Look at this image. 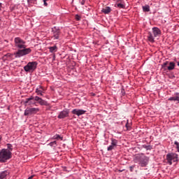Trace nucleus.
Segmentation results:
<instances>
[{
    "instance_id": "nucleus-40",
    "label": "nucleus",
    "mask_w": 179,
    "mask_h": 179,
    "mask_svg": "<svg viewBox=\"0 0 179 179\" xmlns=\"http://www.w3.org/2000/svg\"><path fill=\"white\" fill-rule=\"evenodd\" d=\"M126 127L128 128V123L126 124Z\"/></svg>"
},
{
    "instance_id": "nucleus-23",
    "label": "nucleus",
    "mask_w": 179,
    "mask_h": 179,
    "mask_svg": "<svg viewBox=\"0 0 179 179\" xmlns=\"http://www.w3.org/2000/svg\"><path fill=\"white\" fill-rule=\"evenodd\" d=\"M41 106H47V102L44 101L43 99H40L39 101L38 102Z\"/></svg>"
},
{
    "instance_id": "nucleus-20",
    "label": "nucleus",
    "mask_w": 179,
    "mask_h": 179,
    "mask_svg": "<svg viewBox=\"0 0 179 179\" xmlns=\"http://www.w3.org/2000/svg\"><path fill=\"white\" fill-rule=\"evenodd\" d=\"M52 139H57V140L60 139V141H62V139H64V138L61 137V136L59 134H55V136H53Z\"/></svg>"
},
{
    "instance_id": "nucleus-18",
    "label": "nucleus",
    "mask_w": 179,
    "mask_h": 179,
    "mask_svg": "<svg viewBox=\"0 0 179 179\" xmlns=\"http://www.w3.org/2000/svg\"><path fill=\"white\" fill-rule=\"evenodd\" d=\"M176 68V63L175 62H170L169 66L166 68L168 71H173Z\"/></svg>"
},
{
    "instance_id": "nucleus-29",
    "label": "nucleus",
    "mask_w": 179,
    "mask_h": 179,
    "mask_svg": "<svg viewBox=\"0 0 179 179\" xmlns=\"http://www.w3.org/2000/svg\"><path fill=\"white\" fill-rule=\"evenodd\" d=\"M174 145H176L177 151L179 152V143L178 141H175Z\"/></svg>"
},
{
    "instance_id": "nucleus-42",
    "label": "nucleus",
    "mask_w": 179,
    "mask_h": 179,
    "mask_svg": "<svg viewBox=\"0 0 179 179\" xmlns=\"http://www.w3.org/2000/svg\"><path fill=\"white\" fill-rule=\"evenodd\" d=\"M178 66H179V62H178Z\"/></svg>"
},
{
    "instance_id": "nucleus-17",
    "label": "nucleus",
    "mask_w": 179,
    "mask_h": 179,
    "mask_svg": "<svg viewBox=\"0 0 179 179\" xmlns=\"http://www.w3.org/2000/svg\"><path fill=\"white\" fill-rule=\"evenodd\" d=\"M101 12H103V13H105V15H108V13L111 12V8H110V6H107L105 8H103Z\"/></svg>"
},
{
    "instance_id": "nucleus-6",
    "label": "nucleus",
    "mask_w": 179,
    "mask_h": 179,
    "mask_svg": "<svg viewBox=\"0 0 179 179\" xmlns=\"http://www.w3.org/2000/svg\"><path fill=\"white\" fill-rule=\"evenodd\" d=\"M40 111L38 108H27L24 110V115L29 116L37 114Z\"/></svg>"
},
{
    "instance_id": "nucleus-32",
    "label": "nucleus",
    "mask_w": 179,
    "mask_h": 179,
    "mask_svg": "<svg viewBox=\"0 0 179 179\" xmlns=\"http://www.w3.org/2000/svg\"><path fill=\"white\" fill-rule=\"evenodd\" d=\"M134 169H135V165L129 166V169H130L131 173H132L134 171Z\"/></svg>"
},
{
    "instance_id": "nucleus-16",
    "label": "nucleus",
    "mask_w": 179,
    "mask_h": 179,
    "mask_svg": "<svg viewBox=\"0 0 179 179\" xmlns=\"http://www.w3.org/2000/svg\"><path fill=\"white\" fill-rule=\"evenodd\" d=\"M7 176H9V171H2L0 173V179H6Z\"/></svg>"
},
{
    "instance_id": "nucleus-33",
    "label": "nucleus",
    "mask_w": 179,
    "mask_h": 179,
    "mask_svg": "<svg viewBox=\"0 0 179 179\" xmlns=\"http://www.w3.org/2000/svg\"><path fill=\"white\" fill-rule=\"evenodd\" d=\"M80 19H82V17H80V15H76V20H80Z\"/></svg>"
},
{
    "instance_id": "nucleus-1",
    "label": "nucleus",
    "mask_w": 179,
    "mask_h": 179,
    "mask_svg": "<svg viewBox=\"0 0 179 179\" xmlns=\"http://www.w3.org/2000/svg\"><path fill=\"white\" fill-rule=\"evenodd\" d=\"M15 47L17 48V51L14 52L15 58H22L26 55H29L31 52V48H27L26 41L20 37H16L14 39Z\"/></svg>"
},
{
    "instance_id": "nucleus-13",
    "label": "nucleus",
    "mask_w": 179,
    "mask_h": 179,
    "mask_svg": "<svg viewBox=\"0 0 179 179\" xmlns=\"http://www.w3.org/2000/svg\"><path fill=\"white\" fill-rule=\"evenodd\" d=\"M115 8H119V9H125V3H124L123 1H118L115 4Z\"/></svg>"
},
{
    "instance_id": "nucleus-25",
    "label": "nucleus",
    "mask_w": 179,
    "mask_h": 179,
    "mask_svg": "<svg viewBox=\"0 0 179 179\" xmlns=\"http://www.w3.org/2000/svg\"><path fill=\"white\" fill-rule=\"evenodd\" d=\"M36 93L38 94V96H43V90H39L38 88H36Z\"/></svg>"
},
{
    "instance_id": "nucleus-24",
    "label": "nucleus",
    "mask_w": 179,
    "mask_h": 179,
    "mask_svg": "<svg viewBox=\"0 0 179 179\" xmlns=\"http://www.w3.org/2000/svg\"><path fill=\"white\" fill-rule=\"evenodd\" d=\"M7 150H9L12 153V150H13V146L12 145V144H7Z\"/></svg>"
},
{
    "instance_id": "nucleus-35",
    "label": "nucleus",
    "mask_w": 179,
    "mask_h": 179,
    "mask_svg": "<svg viewBox=\"0 0 179 179\" xmlns=\"http://www.w3.org/2000/svg\"><path fill=\"white\" fill-rule=\"evenodd\" d=\"M35 0H27V2L30 3H33V2H34Z\"/></svg>"
},
{
    "instance_id": "nucleus-30",
    "label": "nucleus",
    "mask_w": 179,
    "mask_h": 179,
    "mask_svg": "<svg viewBox=\"0 0 179 179\" xmlns=\"http://www.w3.org/2000/svg\"><path fill=\"white\" fill-rule=\"evenodd\" d=\"M114 148H115V145H113L112 144L110 145H109L108 147V151H110V150H113V149H114Z\"/></svg>"
},
{
    "instance_id": "nucleus-36",
    "label": "nucleus",
    "mask_w": 179,
    "mask_h": 179,
    "mask_svg": "<svg viewBox=\"0 0 179 179\" xmlns=\"http://www.w3.org/2000/svg\"><path fill=\"white\" fill-rule=\"evenodd\" d=\"M38 90H44V89L43 88V87H41V85L38 86Z\"/></svg>"
},
{
    "instance_id": "nucleus-21",
    "label": "nucleus",
    "mask_w": 179,
    "mask_h": 179,
    "mask_svg": "<svg viewBox=\"0 0 179 179\" xmlns=\"http://www.w3.org/2000/svg\"><path fill=\"white\" fill-rule=\"evenodd\" d=\"M142 148H143V149H145V150H152V145H143Z\"/></svg>"
},
{
    "instance_id": "nucleus-12",
    "label": "nucleus",
    "mask_w": 179,
    "mask_h": 179,
    "mask_svg": "<svg viewBox=\"0 0 179 179\" xmlns=\"http://www.w3.org/2000/svg\"><path fill=\"white\" fill-rule=\"evenodd\" d=\"M143 153H141V154H137V155H135L134 157V162L135 163H141V160L142 159V155H143Z\"/></svg>"
},
{
    "instance_id": "nucleus-19",
    "label": "nucleus",
    "mask_w": 179,
    "mask_h": 179,
    "mask_svg": "<svg viewBox=\"0 0 179 179\" xmlns=\"http://www.w3.org/2000/svg\"><path fill=\"white\" fill-rule=\"evenodd\" d=\"M49 50L50 52H57V50H58V48H57V45H55V46L50 47Z\"/></svg>"
},
{
    "instance_id": "nucleus-10",
    "label": "nucleus",
    "mask_w": 179,
    "mask_h": 179,
    "mask_svg": "<svg viewBox=\"0 0 179 179\" xmlns=\"http://www.w3.org/2000/svg\"><path fill=\"white\" fill-rule=\"evenodd\" d=\"M152 34L154 35V37H159L160 34H162V31H160V29L157 27H153L152 28Z\"/></svg>"
},
{
    "instance_id": "nucleus-7",
    "label": "nucleus",
    "mask_w": 179,
    "mask_h": 179,
    "mask_svg": "<svg viewBox=\"0 0 179 179\" xmlns=\"http://www.w3.org/2000/svg\"><path fill=\"white\" fill-rule=\"evenodd\" d=\"M148 163H149V157H146L145 156L144 154H143V155L141 156V159L138 164H140L141 167H146Z\"/></svg>"
},
{
    "instance_id": "nucleus-15",
    "label": "nucleus",
    "mask_w": 179,
    "mask_h": 179,
    "mask_svg": "<svg viewBox=\"0 0 179 179\" xmlns=\"http://www.w3.org/2000/svg\"><path fill=\"white\" fill-rule=\"evenodd\" d=\"M156 36H155V35L153 34V33L152 32H148V41H150V43H155V38Z\"/></svg>"
},
{
    "instance_id": "nucleus-8",
    "label": "nucleus",
    "mask_w": 179,
    "mask_h": 179,
    "mask_svg": "<svg viewBox=\"0 0 179 179\" xmlns=\"http://www.w3.org/2000/svg\"><path fill=\"white\" fill-rule=\"evenodd\" d=\"M69 110L65 109L59 113V115L57 116V118H59V120H62L64 118H66V117H69Z\"/></svg>"
},
{
    "instance_id": "nucleus-34",
    "label": "nucleus",
    "mask_w": 179,
    "mask_h": 179,
    "mask_svg": "<svg viewBox=\"0 0 179 179\" xmlns=\"http://www.w3.org/2000/svg\"><path fill=\"white\" fill-rule=\"evenodd\" d=\"M41 99V98H40V96H35L34 100H35V101H38V102Z\"/></svg>"
},
{
    "instance_id": "nucleus-39",
    "label": "nucleus",
    "mask_w": 179,
    "mask_h": 179,
    "mask_svg": "<svg viewBox=\"0 0 179 179\" xmlns=\"http://www.w3.org/2000/svg\"><path fill=\"white\" fill-rule=\"evenodd\" d=\"M1 141H2V136H0V142H1Z\"/></svg>"
},
{
    "instance_id": "nucleus-22",
    "label": "nucleus",
    "mask_w": 179,
    "mask_h": 179,
    "mask_svg": "<svg viewBox=\"0 0 179 179\" xmlns=\"http://www.w3.org/2000/svg\"><path fill=\"white\" fill-rule=\"evenodd\" d=\"M143 12H150V7L149 6H143Z\"/></svg>"
},
{
    "instance_id": "nucleus-2",
    "label": "nucleus",
    "mask_w": 179,
    "mask_h": 179,
    "mask_svg": "<svg viewBox=\"0 0 179 179\" xmlns=\"http://www.w3.org/2000/svg\"><path fill=\"white\" fill-rule=\"evenodd\" d=\"M12 158V152L5 148L0 151V163H5Z\"/></svg>"
},
{
    "instance_id": "nucleus-26",
    "label": "nucleus",
    "mask_w": 179,
    "mask_h": 179,
    "mask_svg": "<svg viewBox=\"0 0 179 179\" xmlns=\"http://www.w3.org/2000/svg\"><path fill=\"white\" fill-rule=\"evenodd\" d=\"M167 65H169V62H165L164 64H162V69H164V71H166V69H167V68L166 66H167Z\"/></svg>"
},
{
    "instance_id": "nucleus-11",
    "label": "nucleus",
    "mask_w": 179,
    "mask_h": 179,
    "mask_svg": "<svg viewBox=\"0 0 179 179\" xmlns=\"http://www.w3.org/2000/svg\"><path fill=\"white\" fill-rule=\"evenodd\" d=\"M34 100V96H31L29 98H27L24 103L28 104V106H31L32 104H36V102L33 101Z\"/></svg>"
},
{
    "instance_id": "nucleus-4",
    "label": "nucleus",
    "mask_w": 179,
    "mask_h": 179,
    "mask_svg": "<svg viewBox=\"0 0 179 179\" xmlns=\"http://www.w3.org/2000/svg\"><path fill=\"white\" fill-rule=\"evenodd\" d=\"M166 160L170 166L176 162H178V155L171 152L166 155Z\"/></svg>"
},
{
    "instance_id": "nucleus-3",
    "label": "nucleus",
    "mask_w": 179,
    "mask_h": 179,
    "mask_svg": "<svg viewBox=\"0 0 179 179\" xmlns=\"http://www.w3.org/2000/svg\"><path fill=\"white\" fill-rule=\"evenodd\" d=\"M37 62H29L25 66H24V70L25 72H34L37 69Z\"/></svg>"
},
{
    "instance_id": "nucleus-41",
    "label": "nucleus",
    "mask_w": 179,
    "mask_h": 179,
    "mask_svg": "<svg viewBox=\"0 0 179 179\" xmlns=\"http://www.w3.org/2000/svg\"><path fill=\"white\" fill-rule=\"evenodd\" d=\"M120 173H122V171H124V169L123 170H120Z\"/></svg>"
},
{
    "instance_id": "nucleus-37",
    "label": "nucleus",
    "mask_w": 179,
    "mask_h": 179,
    "mask_svg": "<svg viewBox=\"0 0 179 179\" xmlns=\"http://www.w3.org/2000/svg\"><path fill=\"white\" fill-rule=\"evenodd\" d=\"M2 10V3H0V12Z\"/></svg>"
},
{
    "instance_id": "nucleus-14",
    "label": "nucleus",
    "mask_w": 179,
    "mask_h": 179,
    "mask_svg": "<svg viewBox=\"0 0 179 179\" xmlns=\"http://www.w3.org/2000/svg\"><path fill=\"white\" fill-rule=\"evenodd\" d=\"M169 101H177L179 103V93L177 92L174 94V96L169 98Z\"/></svg>"
},
{
    "instance_id": "nucleus-5",
    "label": "nucleus",
    "mask_w": 179,
    "mask_h": 179,
    "mask_svg": "<svg viewBox=\"0 0 179 179\" xmlns=\"http://www.w3.org/2000/svg\"><path fill=\"white\" fill-rule=\"evenodd\" d=\"M52 38L53 40H59V36H61V29L58 27H54L52 28Z\"/></svg>"
},
{
    "instance_id": "nucleus-27",
    "label": "nucleus",
    "mask_w": 179,
    "mask_h": 179,
    "mask_svg": "<svg viewBox=\"0 0 179 179\" xmlns=\"http://www.w3.org/2000/svg\"><path fill=\"white\" fill-rule=\"evenodd\" d=\"M6 57H7V58H10V59H13V57H15V53H7Z\"/></svg>"
},
{
    "instance_id": "nucleus-38",
    "label": "nucleus",
    "mask_w": 179,
    "mask_h": 179,
    "mask_svg": "<svg viewBox=\"0 0 179 179\" xmlns=\"http://www.w3.org/2000/svg\"><path fill=\"white\" fill-rule=\"evenodd\" d=\"M80 3H81L82 5H83V4L85 3V0L81 1H80Z\"/></svg>"
},
{
    "instance_id": "nucleus-9",
    "label": "nucleus",
    "mask_w": 179,
    "mask_h": 179,
    "mask_svg": "<svg viewBox=\"0 0 179 179\" xmlns=\"http://www.w3.org/2000/svg\"><path fill=\"white\" fill-rule=\"evenodd\" d=\"M72 114H74L75 115H78V117H80V115H83V114H85L86 110L83 109H73L71 111Z\"/></svg>"
},
{
    "instance_id": "nucleus-43",
    "label": "nucleus",
    "mask_w": 179,
    "mask_h": 179,
    "mask_svg": "<svg viewBox=\"0 0 179 179\" xmlns=\"http://www.w3.org/2000/svg\"><path fill=\"white\" fill-rule=\"evenodd\" d=\"M0 22H1V18H0Z\"/></svg>"
},
{
    "instance_id": "nucleus-28",
    "label": "nucleus",
    "mask_w": 179,
    "mask_h": 179,
    "mask_svg": "<svg viewBox=\"0 0 179 179\" xmlns=\"http://www.w3.org/2000/svg\"><path fill=\"white\" fill-rule=\"evenodd\" d=\"M117 143H118V141L114 138L111 139V145L113 146H117Z\"/></svg>"
},
{
    "instance_id": "nucleus-31",
    "label": "nucleus",
    "mask_w": 179,
    "mask_h": 179,
    "mask_svg": "<svg viewBox=\"0 0 179 179\" xmlns=\"http://www.w3.org/2000/svg\"><path fill=\"white\" fill-rule=\"evenodd\" d=\"M50 146H56L57 145V141H53L49 143Z\"/></svg>"
}]
</instances>
